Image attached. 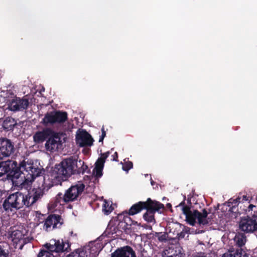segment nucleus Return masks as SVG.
<instances>
[{
    "instance_id": "obj_1",
    "label": "nucleus",
    "mask_w": 257,
    "mask_h": 257,
    "mask_svg": "<svg viewBox=\"0 0 257 257\" xmlns=\"http://www.w3.org/2000/svg\"><path fill=\"white\" fill-rule=\"evenodd\" d=\"M77 162V157L75 156L63 159L55 166L53 172L54 178L60 182L67 180L72 175L76 174Z\"/></svg>"
},
{
    "instance_id": "obj_2",
    "label": "nucleus",
    "mask_w": 257,
    "mask_h": 257,
    "mask_svg": "<svg viewBox=\"0 0 257 257\" xmlns=\"http://www.w3.org/2000/svg\"><path fill=\"white\" fill-rule=\"evenodd\" d=\"M85 185L82 182H78L76 184L71 185L66 190L64 193H58L55 197L54 203L57 204H67L80 200V195L84 190Z\"/></svg>"
},
{
    "instance_id": "obj_3",
    "label": "nucleus",
    "mask_w": 257,
    "mask_h": 257,
    "mask_svg": "<svg viewBox=\"0 0 257 257\" xmlns=\"http://www.w3.org/2000/svg\"><path fill=\"white\" fill-rule=\"evenodd\" d=\"M179 206H182V210L186 216V220L190 225L194 226L196 223V220L199 225H204L209 223L208 218H207L209 213L206 209H203L202 212H200L197 210L192 211L191 207L185 204L184 200L179 204Z\"/></svg>"
},
{
    "instance_id": "obj_4",
    "label": "nucleus",
    "mask_w": 257,
    "mask_h": 257,
    "mask_svg": "<svg viewBox=\"0 0 257 257\" xmlns=\"http://www.w3.org/2000/svg\"><path fill=\"white\" fill-rule=\"evenodd\" d=\"M70 246L71 244L68 240H54L51 242L46 243L44 245L46 249H41L37 257H56L60 252L68 251Z\"/></svg>"
},
{
    "instance_id": "obj_5",
    "label": "nucleus",
    "mask_w": 257,
    "mask_h": 257,
    "mask_svg": "<svg viewBox=\"0 0 257 257\" xmlns=\"http://www.w3.org/2000/svg\"><path fill=\"white\" fill-rule=\"evenodd\" d=\"M7 174V178L15 182L21 177L19 164L16 161L8 160L0 162V177Z\"/></svg>"
},
{
    "instance_id": "obj_6",
    "label": "nucleus",
    "mask_w": 257,
    "mask_h": 257,
    "mask_svg": "<svg viewBox=\"0 0 257 257\" xmlns=\"http://www.w3.org/2000/svg\"><path fill=\"white\" fill-rule=\"evenodd\" d=\"M24 194L20 192L10 194L4 201L3 206L6 211H12L23 207L24 204Z\"/></svg>"
},
{
    "instance_id": "obj_7",
    "label": "nucleus",
    "mask_w": 257,
    "mask_h": 257,
    "mask_svg": "<svg viewBox=\"0 0 257 257\" xmlns=\"http://www.w3.org/2000/svg\"><path fill=\"white\" fill-rule=\"evenodd\" d=\"M164 205L159 201L152 200L146 208V212L143 214V218L148 223H156L155 214L161 209H164Z\"/></svg>"
},
{
    "instance_id": "obj_8",
    "label": "nucleus",
    "mask_w": 257,
    "mask_h": 257,
    "mask_svg": "<svg viewBox=\"0 0 257 257\" xmlns=\"http://www.w3.org/2000/svg\"><path fill=\"white\" fill-rule=\"evenodd\" d=\"M15 151V144L12 141L6 138H0V160L10 157Z\"/></svg>"
},
{
    "instance_id": "obj_9",
    "label": "nucleus",
    "mask_w": 257,
    "mask_h": 257,
    "mask_svg": "<svg viewBox=\"0 0 257 257\" xmlns=\"http://www.w3.org/2000/svg\"><path fill=\"white\" fill-rule=\"evenodd\" d=\"M19 169L21 171V176L22 174L25 175L24 171L28 173L27 176L30 175L31 177V179L34 180L36 177L40 176L41 173V169L38 167H35L34 166L33 162L26 161L25 160H23L22 161L20 162L19 163Z\"/></svg>"
},
{
    "instance_id": "obj_10",
    "label": "nucleus",
    "mask_w": 257,
    "mask_h": 257,
    "mask_svg": "<svg viewBox=\"0 0 257 257\" xmlns=\"http://www.w3.org/2000/svg\"><path fill=\"white\" fill-rule=\"evenodd\" d=\"M8 108L12 111H23L26 110L29 105L28 99L14 96L12 99L7 101Z\"/></svg>"
},
{
    "instance_id": "obj_11",
    "label": "nucleus",
    "mask_w": 257,
    "mask_h": 257,
    "mask_svg": "<svg viewBox=\"0 0 257 257\" xmlns=\"http://www.w3.org/2000/svg\"><path fill=\"white\" fill-rule=\"evenodd\" d=\"M239 228L246 233L257 230V215L242 217L239 221Z\"/></svg>"
},
{
    "instance_id": "obj_12",
    "label": "nucleus",
    "mask_w": 257,
    "mask_h": 257,
    "mask_svg": "<svg viewBox=\"0 0 257 257\" xmlns=\"http://www.w3.org/2000/svg\"><path fill=\"white\" fill-rule=\"evenodd\" d=\"M62 144L61 134L52 130V133L46 141L45 147L47 151L54 152L57 151Z\"/></svg>"
},
{
    "instance_id": "obj_13",
    "label": "nucleus",
    "mask_w": 257,
    "mask_h": 257,
    "mask_svg": "<svg viewBox=\"0 0 257 257\" xmlns=\"http://www.w3.org/2000/svg\"><path fill=\"white\" fill-rule=\"evenodd\" d=\"M63 221L60 215L55 214H50L45 219L43 228L47 231H50L52 227L53 229L60 228L63 223Z\"/></svg>"
},
{
    "instance_id": "obj_14",
    "label": "nucleus",
    "mask_w": 257,
    "mask_h": 257,
    "mask_svg": "<svg viewBox=\"0 0 257 257\" xmlns=\"http://www.w3.org/2000/svg\"><path fill=\"white\" fill-rule=\"evenodd\" d=\"M75 141L80 147H91L94 142L92 136L85 130H82L76 134Z\"/></svg>"
},
{
    "instance_id": "obj_15",
    "label": "nucleus",
    "mask_w": 257,
    "mask_h": 257,
    "mask_svg": "<svg viewBox=\"0 0 257 257\" xmlns=\"http://www.w3.org/2000/svg\"><path fill=\"white\" fill-rule=\"evenodd\" d=\"M52 129L49 127L43 128L41 131H38L33 136V140L36 144H40L47 141L50 135L52 133Z\"/></svg>"
},
{
    "instance_id": "obj_16",
    "label": "nucleus",
    "mask_w": 257,
    "mask_h": 257,
    "mask_svg": "<svg viewBox=\"0 0 257 257\" xmlns=\"http://www.w3.org/2000/svg\"><path fill=\"white\" fill-rule=\"evenodd\" d=\"M151 201L152 199L148 198L146 201H139L134 204L127 211L128 215H134L141 212L143 210L146 209Z\"/></svg>"
},
{
    "instance_id": "obj_17",
    "label": "nucleus",
    "mask_w": 257,
    "mask_h": 257,
    "mask_svg": "<svg viewBox=\"0 0 257 257\" xmlns=\"http://www.w3.org/2000/svg\"><path fill=\"white\" fill-rule=\"evenodd\" d=\"M132 253L134 255L133 249L126 245L116 249L111 253V257H130Z\"/></svg>"
},
{
    "instance_id": "obj_18",
    "label": "nucleus",
    "mask_w": 257,
    "mask_h": 257,
    "mask_svg": "<svg viewBox=\"0 0 257 257\" xmlns=\"http://www.w3.org/2000/svg\"><path fill=\"white\" fill-rule=\"evenodd\" d=\"M17 124V121L14 118L11 117H7L3 120L2 126L5 131H11L14 130Z\"/></svg>"
},
{
    "instance_id": "obj_19",
    "label": "nucleus",
    "mask_w": 257,
    "mask_h": 257,
    "mask_svg": "<svg viewBox=\"0 0 257 257\" xmlns=\"http://www.w3.org/2000/svg\"><path fill=\"white\" fill-rule=\"evenodd\" d=\"M56 124L65 122L68 119V113L66 111L54 110Z\"/></svg>"
},
{
    "instance_id": "obj_20",
    "label": "nucleus",
    "mask_w": 257,
    "mask_h": 257,
    "mask_svg": "<svg viewBox=\"0 0 257 257\" xmlns=\"http://www.w3.org/2000/svg\"><path fill=\"white\" fill-rule=\"evenodd\" d=\"M55 118L54 111L48 112L45 114L44 118L42 120L41 123L45 125L56 124Z\"/></svg>"
},
{
    "instance_id": "obj_21",
    "label": "nucleus",
    "mask_w": 257,
    "mask_h": 257,
    "mask_svg": "<svg viewBox=\"0 0 257 257\" xmlns=\"http://www.w3.org/2000/svg\"><path fill=\"white\" fill-rule=\"evenodd\" d=\"M31 192L33 195V202H37L40 200L45 194L44 189L41 188H34Z\"/></svg>"
},
{
    "instance_id": "obj_22",
    "label": "nucleus",
    "mask_w": 257,
    "mask_h": 257,
    "mask_svg": "<svg viewBox=\"0 0 257 257\" xmlns=\"http://www.w3.org/2000/svg\"><path fill=\"white\" fill-rule=\"evenodd\" d=\"M89 252L83 248H77L68 254L66 257H88Z\"/></svg>"
},
{
    "instance_id": "obj_23",
    "label": "nucleus",
    "mask_w": 257,
    "mask_h": 257,
    "mask_svg": "<svg viewBox=\"0 0 257 257\" xmlns=\"http://www.w3.org/2000/svg\"><path fill=\"white\" fill-rule=\"evenodd\" d=\"M10 236L12 239V240L14 242L17 243L21 240L23 239L24 238L25 235L22 231L16 229L11 231Z\"/></svg>"
},
{
    "instance_id": "obj_24",
    "label": "nucleus",
    "mask_w": 257,
    "mask_h": 257,
    "mask_svg": "<svg viewBox=\"0 0 257 257\" xmlns=\"http://www.w3.org/2000/svg\"><path fill=\"white\" fill-rule=\"evenodd\" d=\"M110 154L109 151L101 154V157L99 158L95 163V167L104 168L105 160Z\"/></svg>"
},
{
    "instance_id": "obj_25",
    "label": "nucleus",
    "mask_w": 257,
    "mask_h": 257,
    "mask_svg": "<svg viewBox=\"0 0 257 257\" xmlns=\"http://www.w3.org/2000/svg\"><path fill=\"white\" fill-rule=\"evenodd\" d=\"M130 215H128L127 211H125L119 214L117 216V218L118 219L123 220L128 227L131 226L133 223L132 219L130 217Z\"/></svg>"
},
{
    "instance_id": "obj_26",
    "label": "nucleus",
    "mask_w": 257,
    "mask_h": 257,
    "mask_svg": "<svg viewBox=\"0 0 257 257\" xmlns=\"http://www.w3.org/2000/svg\"><path fill=\"white\" fill-rule=\"evenodd\" d=\"M234 240L238 247H242L245 243L246 236L243 233H239L235 235Z\"/></svg>"
},
{
    "instance_id": "obj_27",
    "label": "nucleus",
    "mask_w": 257,
    "mask_h": 257,
    "mask_svg": "<svg viewBox=\"0 0 257 257\" xmlns=\"http://www.w3.org/2000/svg\"><path fill=\"white\" fill-rule=\"evenodd\" d=\"M168 228H170V232L177 235V233L182 229V226L179 223H172L169 224Z\"/></svg>"
},
{
    "instance_id": "obj_28",
    "label": "nucleus",
    "mask_w": 257,
    "mask_h": 257,
    "mask_svg": "<svg viewBox=\"0 0 257 257\" xmlns=\"http://www.w3.org/2000/svg\"><path fill=\"white\" fill-rule=\"evenodd\" d=\"M33 195L30 192L27 195L24 194V204L26 207H29L34 205L36 202H33Z\"/></svg>"
},
{
    "instance_id": "obj_29",
    "label": "nucleus",
    "mask_w": 257,
    "mask_h": 257,
    "mask_svg": "<svg viewBox=\"0 0 257 257\" xmlns=\"http://www.w3.org/2000/svg\"><path fill=\"white\" fill-rule=\"evenodd\" d=\"M153 236L157 237L160 242H166L168 241V235L167 232H157L153 234Z\"/></svg>"
},
{
    "instance_id": "obj_30",
    "label": "nucleus",
    "mask_w": 257,
    "mask_h": 257,
    "mask_svg": "<svg viewBox=\"0 0 257 257\" xmlns=\"http://www.w3.org/2000/svg\"><path fill=\"white\" fill-rule=\"evenodd\" d=\"M78 162L80 164V165H81V167H78L77 166V168H76V174H83L88 169V167L86 165H85L84 162L82 161L81 160H79Z\"/></svg>"
},
{
    "instance_id": "obj_31",
    "label": "nucleus",
    "mask_w": 257,
    "mask_h": 257,
    "mask_svg": "<svg viewBox=\"0 0 257 257\" xmlns=\"http://www.w3.org/2000/svg\"><path fill=\"white\" fill-rule=\"evenodd\" d=\"M118 223L117 226V229L120 231H125L126 229H129V227L125 224L123 220L118 219Z\"/></svg>"
},
{
    "instance_id": "obj_32",
    "label": "nucleus",
    "mask_w": 257,
    "mask_h": 257,
    "mask_svg": "<svg viewBox=\"0 0 257 257\" xmlns=\"http://www.w3.org/2000/svg\"><path fill=\"white\" fill-rule=\"evenodd\" d=\"M113 208L111 206H109V204L105 202L103 204L102 211L106 215L109 214L111 212H112Z\"/></svg>"
},
{
    "instance_id": "obj_33",
    "label": "nucleus",
    "mask_w": 257,
    "mask_h": 257,
    "mask_svg": "<svg viewBox=\"0 0 257 257\" xmlns=\"http://www.w3.org/2000/svg\"><path fill=\"white\" fill-rule=\"evenodd\" d=\"M133 167V164L131 161L124 162L122 165V169L124 171L128 172V171Z\"/></svg>"
},
{
    "instance_id": "obj_34",
    "label": "nucleus",
    "mask_w": 257,
    "mask_h": 257,
    "mask_svg": "<svg viewBox=\"0 0 257 257\" xmlns=\"http://www.w3.org/2000/svg\"><path fill=\"white\" fill-rule=\"evenodd\" d=\"M103 169V168H102L94 167L93 171V173L95 174V176L96 178H100L102 176Z\"/></svg>"
},
{
    "instance_id": "obj_35",
    "label": "nucleus",
    "mask_w": 257,
    "mask_h": 257,
    "mask_svg": "<svg viewBox=\"0 0 257 257\" xmlns=\"http://www.w3.org/2000/svg\"><path fill=\"white\" fill-rule=\"evenodd\" d=\"M231 203V200H229V201L228 203V206L229 207L228 209V211L232 213H236L238 211L237 207L235 206V205H233V203H232V206L230 204Z\"/></svg>"
},
{
    "instance_id": "obj_36",
    "label": "nucleus",
    "mask_w": 257,
    "mask_h": 257,
    "mask_svg": "<svg viewBox=\"0 0 257 257\" xmlns=\"http://www.w3.org/2000/svg\"><path fill=\"white\" fill-rule=\"evenodd\" d=\"M241 197L239 196L236 199L232 200V201H231V203H230V204L231 205V206H232V203H233V205H235V206H237L238 203L241 202ZM230 200H232L231 199Z\"/></svg>"
},
{
    "instance_id": "obj_37",
    "label": "nucleus",
    "mask_w": 257,
    "mask_h": 257,
    "mask_svg": "<svg viewBox=\"0 0 257 257\" xmlns=\"http://www.w3.org/2000/svg\"><path fill=\"white\" fill-rule=\"evenodd\" d=\"M8 253L6 252V250L0 245V257H8Z\"/></svg>"
},
{
    "instance_id": "obj_38",
    "label": "nucleus",
    "mask_w": 257,
    "mask_h": 257,
    "mask_svg": "<svg viewBox=\"0 0 257 257\" xmlns=\"http://www.w3.org/2000/svg\"><path fill=\"white\" fill-rule=\"evenodd\" d=\"M186 232L187 231H184V229L182 228L180 231L177 233V236L179 239L183 238L185 237Z\"/></svg>"
},
{
    "instance_id": "obj_39",
    "label": "nucleus",
    "mask_w": 257,
    "mask_h": 257,
    "mask_svg": "<svg viewBox=\"0 0 257 257\" xmlns=\"http://www.w3.org/2000/svg\"><path fill=\"white\" fill-rule=\"evenodd\" d=\"M101 132H102V134H101V136H100V138L99 139V142H102L104 138L106 136V132L104 130V128L103 126L101 128Z\"/></svg>"
},
{
    "instance_id": "obj_40",
    "label": "nucleus",
    "mask_w": 257,
    "mask_h": 257,
    "mask_svg": "<svg viewBox=\"0 0 257 257\" xmlns=\"http://www.w3.org/2000/svg\"><path fill=\"white\" fill-rule=\"evenodd\" d=\"M112 161H116V162H118V154L116 152H115L113 155H112Z\"/></svg>"
},
{
    "instance_id": "obj_41",
    "label": "nucleus",
    "mask_w": 257,
    "mask_h": 257,
    "mask_svg": "<svg viewBox=\"0 0 257 257\" xmlns=\"http://www.w3.org/2000/svg\"><path fill=\"white\" fill-rule=\"evenodd\" d=\"M240 197H241V202L243 201H247L248 200V197L245 195H242V196H240Z\"/></svg>"
},
{
    "instance_id": "obj_42",
    "label": "nucleus",
    "mask_w": 257,
    "mask_h": 257,
    "mask_svg": "<svg viewBox=\"0 0 257 257\" xmlns=\"http://www.w3.org/2000/svg\"><path fill=\"white\" fill-rule=\"evenodd\" d=\"M255 207L254 205H252V204H249L248 207V211H250V210H252L253 207Z\"/></svg>"
},
{
    "instance_id": "obj_43",
    "label": "nucleus",
    "mask_w": 257,
    "mask_h": 257,
    "mask_svg": "<svg viewBox=\"0 0 257 257\" xmlns=\"http://www.w3.org/2000/svg\"><path fill=\"white\" fill-rule=\"evenodd\" d=\"M133 223L132 225H137L138 226L141 225L140 223L138 224V222L136 221L133 220Z\"/></svg>"
},
{
    "instance_id": "obj_44",
    "label": "nucleus",
    "mask_w": 257,
    "mask_h": 257,
    "mask_svg": "<svg viewBox=\"0 0 257 257\" xmlns=\"http://www.w3.org/2000/svg\"><path fill=\"white\" fill-rule=\"evenodd\" d=\"M167 207L169 208H171L172 207V205L170 204V203H168L166 205Z\"/></svg>"
},
{
    "instance_id": "obj_45",
    "label": "nucleus",
    "mask_w": 257,
    "mask_h": 257,
    "mask_svg": "<svg viewBox=\"0 0 257 257\" xmlns=\"http://www.w3.org/2000/svg\"><path fill=\"white\" fill-rule=\"evenodd\" d=\"M134 255H133L132 254H131V255H130V257H136V253L134 250Z\"/></svg>"
},
{
    "instance_id": "obj_46",
    "label": "nucleus",
    "mask_w": 257,
    "mask_h": 257,
    "mask_svg": "<svg viewBox=\"0 0 257 257\" xmlns=\"http://www.w3.org/2000/svg\"><path fill=\"white\" fill-rule=\"evenodd\" d=\"M168 257H173V256L171 255V256H168Z\"/></svg>"
}]
</instances>
